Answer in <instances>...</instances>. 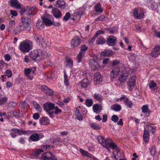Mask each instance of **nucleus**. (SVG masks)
Returning <instances> with one entry per match:
<instances>
[{"instance_id":"1","label":"nucleus","mask_w":160,"mask_h":160,"mask_svg":"<svg viewBox=\"0 0 160 160\" xmlns=\"http://www.w3.org/2000/svg\"><path fill=\"white\" fill-rule=\"evenodd\" d=\"M97 139L101 144L107 149L110 148L117 149L118 148L117 146L109 138L105 139L102 136H98Z\"/></svg>"},{"instance_id":"2","label":"nucleus","mask_w":160,"mask_h":160,"mask_svg":"<svg viewBox=\"0 0 160 160\" xmlns=\"http://www.w3.org/2000/svg\"><path fill=\"white\" fill-rule=\"evenodd\" d=\"M33 46V44L32 42L26 40L20 43L19 49L23 53L28 52L32 48Z\"/></svg>"},{"instance_id":"3","label":"nucleus","mask_w":160,"mask_h":160,"mask_svg":"<svg viewBox=\"0 0 160 160\" xmlns=\"http://www.w3.org/2000/svg\"><path fill=\"white\" fill-rule=\"evenodd\" d=\"M55 106L54 104L51 102H46L43 104L44 110L50 118H53L54 117V113L51 110L54 109Z\"/></svg>"},{"instance_id":"4","label":"nucleus","mask_w":160,"mask_h":160,"mask_svg":"<svg viewBox=\"0 0 160 160\" xmlns=\"http://www.w3.org/2000/svg\"><path fill=\"white\" fill-rule=\"evenodd\" d=\"M41 55V50L40 49H35L31 51L29 53L30 57L33 60L39 61Z\"/></svg>"},{"instance_id":"5","label":"nucleus","mask_w":160,"mask_h":160,"mask_svg":"<svg viewBox=\"0 0 160 160\" xmlns=\"http://www.w3.org/2000/svg\"><path fill=\"white\" fill-rule=\"evenodd\" d=\"M42 19L43 23L47 26H51L54 22L52 16L49 15H48L47 16H42Z\"/></svg>"},{"instance_id":"6","label":"nucleus","mask_w":160,"mask_h":160,"mask_svg":"<svg viewBox=\"0 0 160 160\" xmlns=\"http://www.w3.org/2000/svg\"><path fill=\"white\" fill-rule=\"evenodd\" d=\"M21 22L22 23V25L23 28L26 29L28 31L30 30L31 26L30 23H31V20L28 18L22 17L21 18Z\"/></svg>"},{"instance_id":"7","label":"nucleus","mask_w":160,"mask_h":160,"mask_svg":"<svg viewBox=\"0 0 160 160\" xmlns=\"http://www.w3.org/2000/svg\"><path fill=\"white\" fill-rule=\"evenodd\" d=\"M97 56L95 57L94 59H91L89 60V66L92 70L98 69L100 67L99 63L97 61Z\"/></svg>"},{"instance_id":"8","label":"nucleus","mask_w":160,"mask_h":160,"mask_svg":"<svg viewBox=\"0 0 160 160\" xmlns=\"http://www.w3.org/2000/svg\"><path fill=\"white\" fill-rule=\"evenodd\" d=\"M42 160H58L57 158L50 152L43 154L41 157Z\"/></svg>"},{"instance_id":"9","label":"nucleus","mask_w":160,"mask_h":160,"mask_svg":"<svg viewBox=\"0 0 160 160\" xmlns=\"http://www.w3.org/2000/svg\"><path fill=\"white\" fill-rule=\"evenodd\" d=\"M149 54L152 58H155L157 57L160 54V46H156Z\"/></svg>"},{"instance_id":"10","label":"nucleus","mask_w":160,"mask_h":160,"mask_svg":"<svg viewBox=\"0 0 160 160\" xmlns=\"http://www.w3.org/2000/svg\"><path fill=\"white\" fill-rule=\"evenodd\" d=\"M44 137L43 134L42 133L38 134L35 133L32 134L29 137V139H31L32 141L37 142L39 141L40 139L43 138Z\"/></svg>"},{"instance_id":"11","label":"nucleus","mask_w":160,"mask_h":160,"mask_svg":"<svg viewBox=\"0 0 160 160\" xmlns=\"http://www.w3.org/2000/svg\"><path fill=\"white\" fill-rule=\"evenodd\" d=\"M81 39L79 38L77 36L75 37L71 41V44L72 48H74L78 46L80 43Z\"/></svg>"},{"instance_id":"12","label":"nucleus","mask_w":160,"mask_h":160,"mask_svg":"<svg viewBox=\"0 0 160 160\" xmlns=\"http://www.w3.org/2000/svg\"><path fill=\"white\" fill-rule=\"evenodd\" d=\"M116 38L112 35L108 38L106 41V43L110 46H113L116 45Z\"/></svg>"},{"instance_id":"13","label":"nucleus","mask_w":160,"mask_h":160,"mask_svg":"<svg viewBox=\"0 0 160 160\" xmlns=\"http://www.w3.org/2000/svg\"><path fill=\"white\" fill-rule=\"evenodd\" d=\"M133 15L135 18L136 19H141L143 17L144 13L143 11H140L138 13V10L137 8L135 9L133 11Z\"/></svg>"},{"instance_id":"14","label":"nucleus","mask_w":160,"mask_h":160,"mask_svg":"<svg viewBox=\"0 0 160 160\" xmlns=\"http://www.w3.org/2000/svg\"><path fill=\"white\" fill-rule=\"evenodd\" d=\"M34 38L36 42L39 43L41 44L42 46H44L46 44L45 43L43 44V43L45 42V40L40 35L37 33H35L34 36Z\"/></svg>"},{"instance_id":"15","label":"nucleus","mask_w":160,"mask_h":160,"mask_svg":"<svg viewBox=\"0 0 160 160\" xmlns=\"http://www.w3.org/2000/svg\"><path fill=\"white\" fill-rule=\"evenodd\" d=\"M120 72L119 68L115 67L113 68L111 71L110 77L112 78H114L117 77Z\"/></svg>"},{"instance_id":"16","label":"nucleus","mask_w":160,"mask_h":160,"mask_svg":"<svg viewBox=\"0 0 160 160\" xmlns=\"http://www.w3.org/2000/svg\"><path fill=\"white\" fill-rule=\"evenodd\" d=\"M10 5L12 7L19 9L21 8L22 5L18 0H10L9 1Z\"/></svg>"},{"instance_id":"17","label":"nucleus","mask_w":160,"mask_h":160,"mask_svg":"<svg viewBox=\"0 0 160 160\" xmlns=\"http://www.w3.org/2000/svg\"><path fill=\"white\" fill-rule=\"evenodd\" d=\"M52 12L53 16L57 18H60L62 16L61 12L57 8H53L52 10Z\"/></svg>"},{"instance_id":"18","label":"nucleus","mask_w":160,"mask_h":160,"mask_svg":"<svg viewBox=\"0 0 160 160\" xmlns=\"http://www.w3.org/2000/svg\"><path fill=\"white\" fill-rule=\"evenodd\" d=\"M39 122L41 125H46L50 123V121L47 117H43L40 118Z\"/></svg>"},{"instance_id":"19","label":"nucleus","mask_w":160,"mask_h":160,"mask_svg":"<svg viewBox=\"0 0 160 160\" xmlns=\"http://www.w3.org/2000/svg\"><path fill=\"white\" fill-rule=\"evenodd\" d=\"M65 4L63 0H58L56 2L55 6L61 9H64L65 8Z\"/></svg>"},{"instance_id":"20","label":"nucleus","mask_w":160,"mask_h":160,"mask_svg":"<svg viewBox=\"0 0 160 160\" xmlns=\"http://www.w3.org/2000/svg\"><path fill=\"white\" fill-rule=\"evenodd\" d=\"M136 76L133 75L131 76L127 82L128 85L130 88L133 86L135 84Z\"/></svg>"},{"instance_id":"21","label":"nucleus","mask_w":160,"mask_h":160,"mask_svg":"<svg viewBox=\"0 0 160 160\" xmlns=\"http://www.w3.org/2000/svg\"><path fill=\"white\" fill-rule=\"evenodd\" d=\"M90 81L87 78H84L81 81L80 84L82 88H86L90 84Z\"/></svg>"},{"instance_id":"22","label":"nucleus","mask_w":160,"mask_h":160,"mask_svg":"<svg viewBox=\"0 0 160 160\" xmlns=\"http://www.w3.org/2000/svg\"><path fill=\"white\" fill-rule=\"evenodd\" d=\"M84 10L83 8H80L79 10L76 11L73 15L74 17L80 19L81 16L83 14Z\"/></svg>"},{"instance_id":"23","label":"nucleus","mask_w":160,"mask_h":160,"mask_svg":"<svg viewBox=\"0 0 160 160\" xmlns=\"http://www.w3.org/2000/svg\"><path fill=\"white\" fill-rule=\"evenodd\" d=\"M94 81L97 83H99L102 79L100 73L98 72H97L94 75Z\"/></svg>"},{"instance_id":"24","label":"nucleus","mask_w":160,"mask_h":160,"mask_svg":"<svg viewBox=\"0 0 160 160\" xmlns=\"http://www.w3.org/2000/svg\"><path fill=\"white\" fill-rule=\"evenodd\" d=\"M150 137L149 132L144 129V133L143 135V139L144 141L146 142H148Z\"/></svg>"},{"instance_id":"25","label":"nucleus","mask_w":160,"mask_h":160,"mask_svg":"<svg viewBox=\"0 0 160 160\" xmlns=\"http://www.w3.org/2000/svg\"><path fill=\"white\" fill-rule=\"evenodd\" d=\"M11 132L15 134H18L19 135L24 134L26 133V132L24 130H19L16 128H13L11 129Z\"/></svg>"},{"instance_id":"26","label":"nucleus","mask_w":160,"mask_h":160,"mask_svg":"<svg viewBox=\"0 0 160 160\" xmlns=\"http://www.w3.org/2000/svg\"><path fill=\"white\" fill-rule=\"evenodd\" d=\"M92 109L93 112L97 114L100 113L101 111L100 106L98 104L94 105Z\"/></svg>"},{"instance_id":"27","label":"nucleus","mask_w":160,"mask_h":160,"mask_svg":"<svg viewBox=\"0 0 160 160\" xmlns=\"http://www.w3.org/2000/svg\"><path fill=\"white\" fill-rule=\"evenodd\" d=\"M110 109L112 110L118 112L121 110V107L120 105L117 104H115L111 107Z\"/></svg>"},{"instance_id":"28","label":"nucleus","mask_w":160,"mask_h":160,"mask_svg":"<svg viewBox=\"0 0 160 160\" xmlns=\"http://www.w3.org/2000/svg\"><path fill=\"white\" fill-rule=\"evenodd\" d=\"M85 52H80L78 55L76 60L77 63H79L81 62V59L84 55Z\"/></svg>"},{"instance_id":"29","label":"nucleus","mask_w":160,"mask_h":160,"mask_svg":"<svg viewBox=\"0 0 160 160\" xmlns=\"http://www.w3.org/2000/svg\"><path fill=\"white\" fill-rule=\"evenodd\" d=\"M32 104L34 108L38 111L39 112H41L42 111V108L38 102L35 101H33L32 102Z\"/></svg>"},{"instance_id":"30","label":"nucleus","mask_w":160,"mask_h":160,"mask_svg":"<svg viewBox=\"0 0 160 160\" xmlns=\"http://www.w3.org/2000/svg\"><path fill=\"white\" fill-rule=\"evenodd\" d=\"M142 112L143 113L147 112V116H149L150 111L149 110L148 106L147 105H143L142 108Z\"/></svg>"},{"instance_id":"31","label":"nucleus","mask_w":160,"mask_h":160,"mask_svg":"<svg viewBox=\"0 0 160 160\" xmlns=\"http://www.w3.org/2000/svg\"><path fill=\"white\" fill-rule=\"evenodd\" d=\"M90 126L91 128L94 130H100L101 128V127L98 124L94 122L90 123Z\"/></svg>"},{"instance_id":"32","label":"nucleus","mask_w":160,"mask_h":160,"mask_svg":"<svg viewBox=\"0 0 160 160\" xmlns=\"http://www.w3.org/2000/svg\"><path fill=\"white\" fill-rule=\"evenodd\" d=\"M149 150L151 155L152 157H154L156 153L155 147L152 146L149 148Z\"/></svg>"},{"instance_id":"33","label":"nucleus","mask_w":160,"mask_h":160,"mask_svg":"<svg viewBox=\"0 0 160 160\" xmlns=\"http://www.w3.org/2000/svg\"><path fill=\"white\" fill-rule=\"evenodd\" d=\"M112 54L113 52L112 51L105 50L102 52L101 55L104 56H112Z\"/></svg>"},{"instance_id":"34","label":"nucleus","mask_w":160,"mask_h":160,"mask_svg":"<svg viewBox=\"0 0 160 160\" xmlns=\"http://www.w3.org/2000/svg\"><path fill=\"white\" fill-rule=\"evenodd\" d=\"M94 9L97 12H102L103 11V9L102 8L101 6L100 3L98 4L95 6Z\"/></svg>"},{"instance_id":"35","label":"nucleus","mask_w":160,"mask_h":160,"mask_svg":"<svg viewBox=\"0 0 160 160\" xmlns=\"http://www.w3.org/2000/svg\"><path fill=\"white\" fill-rule=\"evenodd\" d=\"M93 97L94 98L99 102L102 101V97L100 94L95 93L94 94Z\"/></svg>"},{"instance_id":"36","label":"nucleus","mask_w":160,"mask_h":160,"mask_svg":"<svg viewBox=\"0 0 160 160\" xmlns=\"http://www.w3.org/2000/svg\"><path fill=\"white\" fill-rule=\"evenodd\" d=\"M24 29H25V28H23L22 25H19L14 30L13 32L16 34H17L19 33Z\"/></svg>"},{"instance_id":"37","label":"nucleus","mask_w":160,"mask_h":160,"mask_svg":"<svg viewBox=\"0 0 160 160\" xmlns=\"http://www.w3.org/2000/svg\"><path fill=\"white\" fill-rule=\"evenodd\" d=\"M124 102L125 105L128 107L131 108L132 105V102L130 101L128 98H125L124 100Z\"/></svg>"},{"instance_id":"38","label":"nucleus","mask_w":160,"mask_h":160,"mask_svg":"<svg viewBox=\"0 0 160 160\" xmlns=\"http://www.w3.org/2000/svg\"><path fill=\"white\" fill-rule=\"evenodd\" d=\"M2 95L0 94V104L1 105L4 104L8 100V98L6 97H2Z\"/></svg>"},{"instance_id":"39","label":"nucleus","mask_w":160,"mask_h":160,"mask_svg":"<svg viewBox=\"0 0 160 160\" xmlns=\"http://www.w3.org/2000/svg\"><path fill=\"white\" fill-rule=\"evenodd\" d=\"M93 101L91 99L88 98L85 100V104L88 107H90L93 104Z\"/></svg>"},{"instance_id":"40","label":"nucleus","mask_w":160,"mask_h":160,"mask_svg":"<svg viewBox=\"0 0 160 160\" xmlns=\"http://www.w3.org/2000/svg\"><path fill=\"white\" fill-rule=\"evenodd\" d=\"M75 114L76 116V117L79 120H81L82 119V116L80 114V112H79L78 109L76 108V111H75Z\"/></svg>"},{"instance_id":"41","label":"nucleus","mask_w":160,"mask_h":160,"mask_svg":"<svg viewBox=\"0 0 160 160\" xmlns=\"http://www.w3.org/2000/svg\"><path fill=\"white\" fill-rule=\"evenodd\" d=\"M42 152H43V150L40 149H38L32 153V156L33 157H37Z\"/></svg>"},{"instance_id":"42","label":"nucleus","mask_w":160,"mask_h":160,"mask_svg":"<svg viewBox=\"0 0 160 160\" xmlns=\"http://www.w3.org/2000/svg\"><path fill=\"white\" fill-rule=\"evenodd\" d=\"M67 67H68L70 68H72L73 66V61L70 58H68L66 60Z\"/></svg>"},{"instance_id":"43","label":"nucleus","mask_w":160,"mask_h":160,"mask_svg":"<svg viewBox=\"0 0 160 160\" xmlns=\"http://www.w3.org/2000/svg\"><path fill=\"white\" fill-rule=\"evenodd\" d=\"M80 151L81 153L86 155L88 157L90 158H92L93 157V156L92 154L88 153L87 152L85 151L82 149H80Z\"/></svg>"},{"instance_id":"44","label":"nucleus","mask_w":160,"mask_h":160,"mask_svg":"<svg viewBox=\"0 0 160 160\" xmlns=\"http://www.w3.org/2000/svg\"><path fill=\"white\" fill-rule=\"evenodd\" d=\"M37 27L40 29H41L44 27V25L42 22L40 21H38L36 24Z\"/></svg>"},{"instance_id":"45","label":"nucleus","mask_w":160,"mask_h":160,"mask_svg":"<svg viewBox=\"0 0 160 160\" xmlns=\"http://www.w3.org/2000/svg\"><path fill=\"white\" fill-rule=\"evenodd\" d=\"M105 42V40L102 38H98L96 40V43L98 44H101L104 43Z\"/></svg>"},{"instance_id":"46","label":"nucleus","mask_w":160,"mask_h":160,"mask_svg":"<svg viewBox=\"0 0 160 160\" xmlns=\"http://www.w3.org/2000/svg\"><path fill=\"white\" fill-rule=\"evenodd\" d=\"M109 30L110 33L111 34H113L118 32V28L115 26L109 29Z\"/></svg>"},{"instance_id":"47","label":"nucleus","mask_w":160,"mask_h":160,"mask_svg":"<svg viewBox=\"0 0 160 160\" xmlns=\"http://www.w3.org/2000/svg\"><path fill=\"white\" fill-rule=\"evenodd\" d=\"M128 74L121 75L119 79L120 82H125L127 79V77L128 76Z\"/></svg>"},{"instance_id":"48","label":"nucleus","mask_w":160,"mask_h":160,"mask_svg":"<svg viewBox=\"0 0 160 160\" xmlns=\"http://www.w3.org/2000/svg\"><path fill=\"white\" fill-rule=\"evenodd\" d=\"M64 83L68 87L69 85L68 80V76L64 72Z\"/></svg>"},{"instance_id":"49","label":"nucleus","mask_w":160,"mask_h":160,"mask_svg":"<svg viewBox=\"0 0 160 160\" xmlns=\"http://www.w3.org/2000/svg\"><path fill=\"white\" fill-rule=\"evenodd\" d=\"M157 85L156 83L154 82L152 80H151L150 81L149 84V87L151 89H153Z\"/></svg>"},{"instance_id":"50","label":"nucleus","mask_w":160,"mask_h":160,"mask_svg":"<svg viewBox=\"0 0 160 160\" xmlns=\"http://www.w3.org/2000/svg\"><path fill=\"white\" fill-rule=\"evenodd\" d=\"M50 148V145L48 144H44L41 147V149L43 150V151L45 150H49Z\"/></svg>"},{"instance_id":"51","label":"nucleus","mask_w":160,"mask_h":160,"mask_svg":"<svg viewBox=\"0 0 160 160\" xmlns=\"http://www.w3.org/2000/svg\"><path fill=\"white\" fill-rule=\"evenodd\" d=\"M54 109L55 111L53 112L54 114H58L61 112V110L59 109L58 107L57 106H55Z\"/></svg>"},{"instance_id":"52","label":"nucleus","mask_w":160,"mask_h":160,"mask_svg":"<svg viewBox=\"0 0 160 160\" xmlns=\"http://www.w3.org/2000/svg\"><path fill=\"white\" fill-rule=\"evenodd\" d=\"M70 17V13L68 12L66 13L65 15L63 17V20L67 21H68Z\"/></svg>"},{"instance_id":"53","label":"nucleus","mask_w":160,"mask_h":160,"mask_svg":"<svg viewBox=\"0 0 160 160\" xmlns=\"http://www.w3.org/2000/svg\"><path fill=\"white\" fill-rule=\"evenodd\" d=\"M119 118L116 115H113L111 118V120L114 122H118Z\"/></svg>"},{"instance_id":"54","label":"nucleus","mask_w":160,"mask_h":160,"mask_svg":"<svg viewBox=\"0 0 160 160\" xmlns=\"http://www.w3.org/2000/svg\"><path fill=\"white\" fill-rule=\"evenodd\" d=\"M128 58L132 61H133L136 58V55L130 53L129 55Z\"/></svg>"},{"instance_id":"55","label":"nucleus","mask_w":160,"mask_h":160,"mask_svg":"<svg viewBox=\"0 0 160 160\" xmlns=\"http://www.w3.org/2000/svg\"><path fill=\"white\" fill-rule=\"evenodd\" d=\"M5 73L8 78L11 77L12 75V72L9 70H6L5 72Z\"/></svg>"},{"instance_id":"56","label":"nucleus","mask_w":160,"mask_h":160,"mask_svg":"<svg viewBox=\"0 0 160 160\" xmlns=\"http://www.w3.org/2000/svg\"><path fill=\"white\" fill-rule=\"evenodd\" d=\"M147 127L148 130H151L152 133L154 134L155 132V129L156 128V127L155 126L153 127L150 126H148Z\"/></svg>"},{"instance_id":"57","label":"nucleus","mask_w":160,"mask_h":160,"mask_svg":"<svg viewBox=\"0 0 160 160\" xmlns=\"http://www.w3.org/2000/svg\"><path fill=\"white\" fill-rule=\"evenodd\" d=\"M17 105V103L13 102H10L8 104V106L11 108H14Z\"/></svg>"},{"instance_id":"58","label":"nucleus","mask_w":160,"mask_h":160,"mask_svg":"<svg viewBox=\"0 0 160 160\" xmlns=\"http://www.w3.org/2000/svg\"><path fill=\"white\" fill-rule=\"evenodd\" d=\"M49 88L46 85H42L41 86V89L42 91H43L45 93H47V90H48Z\"/></svg>"},{"instance_id":"59","label":"nucleus","mask_w":160,"mask_h":160,"mask_svg":"<svg viewBox=\"0 0 160 160\" xmlns=\"http://www.w3.org/2000/svg\"><path fill=\"white\" fill-rule=\"evenodd\" d=\"M24 73L26 76L28 75L31 72V70L30 68H26L24 69Z\"/></svg>"},{"instance_id":"60","label":"nucleus","mask_w":160,"mask_h":160,"mask_svg":"<svg viewBox=\"0 0 160 160\" xmlns=\"http://www.w3.org/2000/svg\"><path fill=\"white\" fill-rule=\"evenodd\" d=\"M105 31L102 30H100L96 33L95 35L96 36L98 37L100 34H102L104 33Z\"/></svg>"},{"instance_id":"61","label":"nucleus","mask_w":160,"mask_h":160,"mask_svg":"<svg viewBox=\"0 0 160 160\" xmlns=\"http://www.w3.org/2000/svg\"><path fill=\"white\" fill-rule=\"evenodd\" d=\"M88 49V47H86L85 45H82L81 47L80 51L83 52L86 51Z\"/></svg>"},{"instance_id":"62","label":"nucleus","mask_w":160,"mask_h":160,"mask_svg":"<svg viewBox=\"0 0 160 160\" xmlns=\"http://www.w3.org/2000/svg\"><path fill=\"white\" fill-rule=\"evenodd\" d=\"M47 93H45L46 94L48 95L49 96H52L53 95V90L50 88H48V90H47Z\"/></svg>"},{"instance_id":"63","label":"nucleus","mask_w":160,"mask_h":160,"mask_svg":"<svg viewBox=\"0 0 160 160\" xmlns=\"http://www.w3.org/2000/svg\"><path fill=\"white\" fill-rule=\"evenodd\" d=\"M27 104L24 101L22 102H21L19 106L21 108L24 109Z\"/></svg>"},{"instance_id":"64","label":"nucleus","mask_w":160,"mask_h":160,"mask_svg":"<svg viewBox=\"0 0 160 160\" xmlns=\"http://www.w3.org/2000/svg\"><path fill=\"white\" fill-rule=\"evenodd\" d=\"M15 22L14 20H12L9 22V27L10 28L13 27L15 24Z\"/></svg>"}]
</instances>
